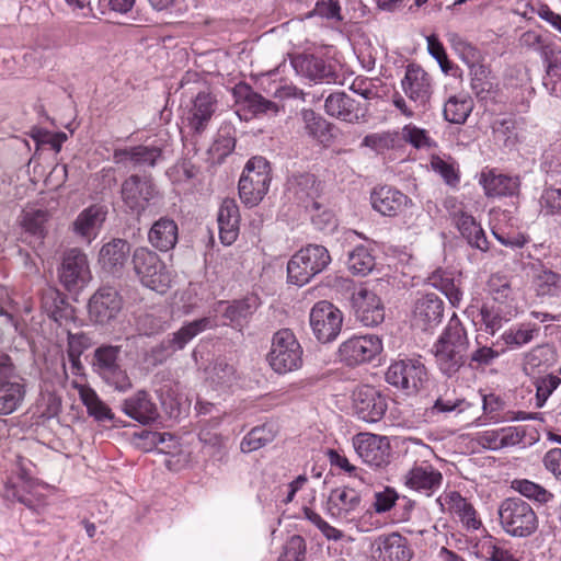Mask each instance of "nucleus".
Returning <instances> with one entry per match:
<instances>
[{"label":"nucleus","instance_id":"nucleus-51","mask_svg":"<svg viewBox=\"0 0 561 561\" xmlns=\"http://www.w3.org/2000/svg\"><path fill=\"white\" fill-rule=\"evenodd\" d=\"M19 480V486L10 483L5 485L4 496L8 500H16L20 503L31 506L32 501L28 497H26L23 493H21V491L32 494L35 488L38 485V482L27 472L26 468L23 465H21Z\"/></svg>","mask_w":561,"mask_h":561},{"label":"nucleus","instance_id":"nucleus-41","mask_svg":"<svg viewBox=\"0 0 561 561\" xmlns=\"http://www.w3.org/2000/svg\"><path fill=\"white\" fill-rule=\"evenodd\" d=\"M486 290L490 302L517 308L515 293L506 275L492 274L486 283Z\"/></svg>","mask_w":561,"mask_h":561},{"label":"nucleus","instance_id":"nucleus-20","mask_svg":"<svg viewBox=\"0 0 561 561\" xmlns=\"http://www.w3.org/2000/svg\"><path fill=\"white\" fill-rule=\"evenodd\" d=\"M370 204L373 209L380 215L394 217L412 205V201L394 187L379 186L370 193Z\"/></svg>","mask_w":561,"mask_h":561},{"label":"nucleus","instance_id":"nucleus-29","mask_svg":"<svg viewBox=\"0 0 561 561\" xmlns=\"http://www.w3.org/2000/svg\"><path fill=\"white\" fill-rule=\"evenodd\" d=\"M427 283L443 293L453 307L460 306L463 297L460 274L456 276L454 271L436 268L428 275Z\"/></svg>","mask_w":561,"mask_h":561},{"label":"nucleus","instance_id":"nucleus-33","mask_svg":"<svg viewBox=\"0 0 561 561\" xmlns=\"http://www.w3.org/2000/svg\"><path fill=\"white\" fill-rule=\"evenodd\" d=\"M178 239V225L169 217H161L154 221L148 232V241L154 249L161 252H168L174 249Z\"/></svg>","mask_w":561,"mask_h":561},{"label":"nucleus","instance_id":"nucleus-12","mask_svg":"<svg viewBox=\"0 0 561 561\" xmlns=\"http://www.w3.org/2000/svg\"><path fill=\"white\" fill-rule=\"evenodd\" d=\"M58 277L68 291L77 293L87 287L92 278L88 256L79 249L65 252Z\"/></svg>","mask_w":561,"mask_h":561},{"label":"nucleus","instance_id":"nucleus-1","mask_svg":"<svg viewBox=\"0 0 561 561\" xmlns=\"http://www.w3.org/2000/svg\"><path fill=\"white\" fill-rule=\"evenodd\" d=\"M469 346L467 332L454 313L434 344L436 363L443 374L453 376L465 364Z\"/></svg>","mask_w":561,"mask_h":561},{"label":"nucleus","instance_id":"nucleus-25","mask_svg":"<svg viewBox=\"0 0 561 561\" xmlns=\"http://www.w3.org/2000/svg\"><path fill=\"white\" fill-rule=\"evenodd\" d=\"M161 154L159 147L139 145L115 149L113 161L123 167H154Z\"/></svg>","mask_w":561,"mask_h":561},{"label":"nucleus","instance_id":"nucleus-4","mask_svg":"<svg viewBox=\"0 0 561 561\" xmlns=\"http://www.w3.org/2000/svg\"><path fill=\"white\" fill-rule=\"evenodd\" d=\"M499 518L503 530L512 537L526 538L538 528L534 508L519 497L505 499L499 506Z\"/></svg>","mask_w":561,"mask_h":561},{"label":"nucleus","instance_id":"nucleus-47","mask_svg":"<svg viewBox=\"0 0 561 561\" xmlns=\"http://www.w3.org/2000/svg\"><path fill=\"white\" fill-rule=\"evenodd\" d=\"M447 42L455 54L465 62L468 68L483 60L482 53L473 44L456 32L446 34Z\"/></svg>","mask_w":561,"mask_h":561},{"label":"nucleus","instance_id":"nucleus-13","mask_svg":"<svg viewBox=\"0 0 561 561\" xmlns=\"http://www.w3.org/2000/svg\"><path fill=\"white\" fill-rule=\"evenodd\" d=\"M382 351V341L375 334L353 335L339 347L341 362L356 366L373 360Z\"/></svg>","mask_w":561,"mask_h":561},{"label":"nucleus","instance_id":"nucleus-26","mask_svg":"<svg viewBox=\"0 0 561 561\" xmlns=\"http://www.w3.org/2000/svg\"><path fill=\"white\" fill-rule=\"evenodd\" d=\"M215 317H204L184 323L178 331L173 332L167 341L163 342L165 350L178 352L183 348L198 334L216 327Z\"/></svg>","mask_w":561,"mask_h":561},{"label":"nucleus","instance_id":"nucleus-52","mask_svg":"<svg viewBox=\"0 0 561 561\" xmlns=\"http://www.w3.org/2000/svg\"><path fill=\"white\" fill-rule=\"evenodd\" d=\"M471 76V89L476 95L485 100L494 92V84L490 78L489 68L482 61L469 67Z\"/></svg>","mask_w":561,"mask_h":561},{"label":"nucleus","instance_id":"nucleus-61","mask_svg":"<svg viewBox=\"0 0 561 561\" xmlns=\"http://www.w3.org/2000/svg\"><path fill=\"white\" fill-rule=\"evenodd\" d=\"M539 203L545 215H561V188L546 187L540 195Z\"/></svg>","mask_w":561,"mask_h":561},{"label":"nucleus","instance_id":"nucleus-31","mask_svg":"<svg viewBox=\"0 0 561 561\" xmlns=\"http://www.w3.org/2000/svg\"><path fill=\"white\" fill-rule=\"evenodd\" d=\"M375 545L379 561H410L412 558L408 540L397 533L379 537Z\"/></svg>","mask_w":561,"mask_h":561},{"label":"nucleus","instance_id":"nucleus-56","mask_svg":"<svg viewBox=\"0 0 561 561\" xmlns=\"http://www.w3.org/2000/svg\"><path fill=\"white\" fill-rule=\"evenodd\" d=\"M534 378V385L536 387V407L541 408L553 391L561 385V369L542 376L538 375Z\"/></svg>","mask_w":561,"mask_h":561},{"label":"nucleus","instance_id":"nucleus-58","mask_svg":"<svg viewBox=\"0 0 561 561\" xmlns=\"http://www.w3.org/2000/svg\"><path fill=\"white\" fill-rule=\"evenodd\" d=\"M512 485L520 495L539 504H547L553 499L550 491L530 480H514Z\"/></svg>","mask_w":561,"mask_h":561},{"label":"nucleus","instance_id":"nucleus-42","mask_svg":"<svg viewBox=\"0 0 561 561\" xmlns=\"http://www.w3.org/2000/svg\"><path fill=\"white\" fill-rule=\"evenodd\" d=\"M539 433L533 426L518 425L501 428L502 449L514 446H533L539 440Z\"/></svg>","mask_w":561,"mask_h":561},{"label":"nucleus","instance_id":"nucleus-27","mask_svg":"<svg viewBox=\"0 0 561 561\" xmlns=\"http://www.w3.org/2000/svg\"><path fill=\"white\" fill-rule=\"evenodd\" d=\"M360 496L351 488H336L330 492L327 513L335 519H348L359 506Z\"/></svg>","mask_w":561,"mask_h":561},{"label":"nucleus","instance_id":"nucleus-54","mask_svg":"<svg viewBox=\"0 0 561 561\" xmlns=\"http://www.w3.org/2000/svg\"><path fill=\"white\" fill-rule=\"evenodd\" d=\"M471 111L472 102L465 95L450 96L444 105L445 118L454 124H463Z\"/></svg>","mask_w":561,"mask_h":561},{"label":"nucleus","instance_id":"nucleus-36","mask_svg":"<svg viewBox=\"0 0 561 561\" xmlns=\"http://www.w3.org/2000/svg\"><path fill=\"white\" fill-rule=\"evenodd\" d=\"M130 245L123 239H114L100 250L102 267L112 274L119 273L127 262Z\"/></svg>","mask_w":561,"mask_h":561},{"label":"nucleus","instance_id":"nucleus-2","mask_svg":"<svg viewBox=\"0 0 561 561\" xmlns=\"http://www.w3.org/2000/svg\"><path fill=\"white\" fill-rule=\"evenodd\" d=\"M92 370L110 387L118 392L131 389V380L124 367L122 346L102 344L93 352Z\"/></svg>","mask_w":561,"mask_h":561},{"label":"nucleus","instance_id":"nucleus-44","mask_svg":"<svg viewBox=\"0 0 561 561\" xmlns=\"http://www.w3.org/2000/svg\"><path fill=\"white\" fill-rule=\"evenodd\" d=\"M534 289L540 298H561V275L550 271H539L533 279Z\"/></svg>","mask_w":561,"mask_h":561},{"label":"nucleus","instance_id":"nucleus-3","mask_svg":"<svg viewBox=\"0 0 561 561\" xmlns=\"http://www.w3.org/2000/svg\"><path fill=\"white\" fill-rule=\"evenodd\" d=\"M133 266L140 283L159 294H165L172 283V273L159 255L146 247L135 249Z\"/></svg>","mask_w":561,"mask_h":561},{"label":"nucleus","instance_id":"nucleus-11","mask_svg":"<svg viewBox=\"0 0 561 561\" xmlns=\"http://www.w3.org/2000/svg\"><path fill=\"white\" fill-rule=\"evenodd\" d=\"M309 322L316 339L321 343H330L339 336L343 324V313L327 300L313 305Z\"/></svg>","mask_w":561,"mask_h":561},{"label":"nucleus","instance_id":"nucleus-48","mask_svg":"<svg viewBox=\"0 0 561 561\" xmlns=\"http://www.w3.org/2000/svg\"><path fill=\"white\" fill-rule=\"evenodd\" d=\"M234 374L233 366L222 360H217L208 368L206 382L215 391H226L232 386Z\"/></svg>","mask_w":561,"mask_h":561},{"label":"nucleus","instance_id":"nucleus-35","mask_svg":"<svg viewBox=\"0 0 561 561\" xmlns=\"http://www.w3.org/2000/svg\"><path fill=\"white\" fill-rule=\"evenodd\" d=\"M123 411L126 415L141 424H149L158 416L156 404L144 390L124 400Z\"/></svg>","mask_w":561,"mask_h":561},{"label":"nucleus","instance_id":"nucleus-30","mask_svg":"<svg viewBox=\"0 0 561 561\" xmlns=\"http://www.w3.org/2000/svg\"><path fill=\"white\" fill-rule=\"evenodd\" d=\"M217 108V101L209 92L198 93L190 108L188 126L195 134L203 133Z\"/></svg>","mask_w":561,"mask_h":561},{"label":"nucleus","instance_id":"nucleus-24","mask_svg":"<svg viewBox=\"0 0 561 561\" xmlns=\"http://www.w3.org/2000/svg\"><path fill=\"white\" fill-rule=\"evenodd\" d=\"M325 113L346 123H358L365 117L358 102L344 91H336L328 95L324 102Z\"/></svg>","mask_w":561,"mask_h":561},{"label":"nucleus","instance_id":"nucleus-62","mask_svg":"<svg viewBox=\"0 0 561 561\" xmlns=\"http://www.w3.org/2000/svg\"><path fill=\"white\" fill-rule=\"evenodd\" d=\"M470 404L463 399V398H450L449 396L445 394L434 402L433 407L431 408L432 414H447L451 412H463L466 411Z\"/></svg>","mask_w":561,"mask_h":561},{"label":"nucleus","instance_id":"nucleus-57","mask_svg":"<svg viewBox=\"0 0 561 561\" xmlns=\"http://www.w3.org/2000/svg\"><path fill=\"white\" fill-rule=\"evenodd\" d=\"M47 220V210L31 208L23 210L21 225L26 232L42 239L45 236V224Z\"/></svg>","mask_w":561,"mask_h":561},{"label":"nucleus","instance_id":"nucleus-60","mask_svg":"<svg viewBox=\"0 0 561 561\" xmlns=\"http://www.w3.org/2000/svg\"><path fill=\"white\" fill-rule=\"evenodd\" d=\"M547 360L548 357L545 348L541 346L534 347L525 354L523 369L526 375L536 377L546 368Z\"/></svg>","mask_w":561,"mask_h":561},{"label":"nucleus","instance_id":"nucleus-28","mask_svg":"<svg viewBox=\"0 0 561 561\" xmlns=\"http://www.w3.org/2000/svg\"><path fill=\"white\" fill-rule=\"evenodd\" d=\"M286 194L289 199L308 207L309 204L317 205L314 198L319 194V185L313 174L301 173L288 178L286 183Z\"/></svg>","mask_w":561,"mask_h":561},{"label":"nucleus","instance_id":"nucleus-18","mask_svg":"<svg viewBox=\"0 0 561 561\" xmlns=\"http://www.w3.org/2000/svg\"><path fill=\"white\" fill-rule=\"evenodd\" d=\"M443 474L431 463H415L403 477L404 485L425 496H432L443 484Z\"/></svg>","mask_w":561,"mask_h":561},{"label":"nucleus","instance_id":"nucleus-53","mask_svg":"<svg viewBox=\"0 0 561 561\" xmlns=\"http://www.w3.org/2000/svg\"><path fill=\"white\" fill-rule=\"evenodd\" d=\"M375 264V256L365 245H357L348 253L347 267L354 275L369 274Z\"/></svg>","mask_w":561,"mask_h":561},{"label":"nucleus","instance_id":"nucleus-17","mask_svg":"<svg viewBox=\"0 0 561 561\" xmlns=\"http://www.w3.org/2000/svg\"><path fill=\"white\" fill-rule=\"evenodd\" d=\"M355 316L366 327L380 324L385 319V308L377 294L367 286L357 287L352 295Z\"/></svg>","mask_w":561,"mask_h":561},{"label":"nucleus","instance_id":"nucleus-63","mask_svg":"<svg viewBox=\"0 0 561 561\" xmlns=\"http://www.w3.org/2000/svg\"><path fill=\"white\" fill-rule=\"evenodd\" d=\"M306 541L301 536H291L284 547L278 561H305Z\"/></svg>","mask_w":561,"mask_h":561},{"label":"nucleus","instance_id":"nucleus-15","mask_svg":"<svg viewBox=\"0 0 561 561\" xmlns=\"http://www.w3.org/2000/svg\"><path fill=\"white\" fill-rule=\"evenodd\" d=\"M353 447L358 457L373 468H382L390 462V444L386 436L359 433L353 437Z\"/></svg>","mask_w":561,"mask_h":561},{"label":"nucleus","instance_id":"nucleus-9","mask_svg":"<svg viewBox=\"0 0 561 561\" xmlns=\"http://www.w3.org/2000/svg\"><path fill=\"white\" fill-rule=\"evenodd\" d=\"M26 396V382L19 376L9 356L0 359V416L16 412Z\"/></svg>","mask_w":561,"mask_h":561},{"label":"nucleus","instance_id":"nucleus-21","mask_svg":"<svg viewBox=\"0 0 561 561\" xmlns=\"http://www.w3.org/2000/svg\"><path fill=\"white\" fill-rule=\"evenodd\" d=\"M479 184L488 197H512L518 194L520 179L497 172L495 169H485L480 173Z\"/></svg>","mask_w":561,"mask_h":561},{"label":"nucleus","instance_id":"nucleus-46","mask_svg":"<svg viewBox=\"0 0 561 561\" xmlns=\"http://www.w3.org/2000/svg\"><path fill=\"white\" fill-rule=\"evenodd\" d=\"M542 87L549 95L561 100V53L547 56Z\"/></svg>","mask_w":561,"mask_h":561},{"label":"nucleus","instance_id":"nucleus-7","mask_svg":"<svg viewBox=\"0 0 561 561\" xmlns=\"http://www.w3.org/2000/svg\"><path fill=\"white\" fill-rule=\"evenodd\" d=\"M271 183L270 164L263 157L251 158L239 180V196L249 207L257 205L266 195Z\"/></svg>","mask_w":561,"mask_h":561},{"label":"nucleus","instance_id":"nucleus-59","mask_svg":"<svg viewBox=\"0 0 561 561\" xmlns=\"http://www.w3.org/2000/svg\"><path fill=\"white\" fill-rule=\"evenodd\" d=\"M301 119L309 136L314 139H322L325 136L329 124L314 111L304 108L301 111Z\"/></svg>","mask_w":561,"mask_h":561},{"label":"nucleus","instance_id":"nucleus-40","mask_svg":"<svg viewBox=\"0 0 561 561\" xmlns=\"http://www.w3.org/2000/svg\"><path fill=\"white\" fill-rule=\"evenodd\" d=\"M260 306L257 296L251 295L227 304L224 317L234 328H242Z\"/></svg>","mask_w":561,"mask_h":561},{"label":"nucleus","instance_id":"nucleus-37","mask_svg":"<svg viewBox=\"0 0 561 561\" xmlns=\"http://www.w3.org/2000/svg\"><path fill=\"white\" fill-rule=\"evenodd\" d=\"M105 216L106 211L102 206L92 205L78 215L73 222V231L90 242L98 236Z\"/></svg>","mask_w":561,"mask_h":561},{"label":"nucleus","instance_id":"nucleus-22","mask_svg":"<svg viewBox=\"0 0 561 561\" xmlns=\"http://www.w3.org/2000/svg\"><path fill=\"white\" fill-rule=\"evenodd\" d=\"M401 87L405 95L419 105H425L432 94V83L428 73L417 65L407 67Z\"/></svg>","mask_w":561,"mask_h":561},{"label":"nucleus","instance_id":"nucleus-5","mask_svg":"<svg viewBox=\"0 0 561 561\" xmlns=\"http://www.w3.org/2000/svg\"><path fill=\"white\" fill-rule=\"evenodd\" d=\"M331 262L329 251L319 244H309L296 252L287 264L288 282L297 286L309 283Z\"/></svg>","mask_w":561,"mask_h":561},{"label":"nucleus","instance_id":"nucleus-64","mask_svg":"<svg viewBox=\"0 0 561 561\" xmlns=\"http://www.w3.org/2000/svg\"><path fill=\"white\" fill-rule=\"evenodd\" d=\"M481 549L488 561H517L507 549L500 546L492 537L482 542Z\"/></svg>","mask_w":561,"mask_h":561},{"label":"nucleus","instance_id":"nucleus-49","mask_svg":"<svg viewBox=\"0 0 561 561\" xmlns=\"http://www.w3.org/2000/svg\"><path fill=\"white\" fill-rule=\"evenodd\" d=\"M430 168L450 186H456L460 181L458 164L455 159L448 154L432 153Z\"/></svg>","mask_w":561,"mask_h":561},{"label":"nucleus","instance_id":"nucleus-19","mask_svg":"<svg viewBox=\"0 0 561 561\" xmlns=\"http://www.w3.org/2000/svg\"><path fill=\"white\" fill-rule=\"evenodd\" d=\"M436 502L456 516L467 530H478L482 527V522L478 516L473 505L468 502L459 492H445L437 497Z\"/></svg>","mask_w":561,"mask_h":561},{"label":"nucleus","instance_id":"nucleus-32","mask_svg":"<svg viewBox=\"0 0 561 561\" xmlns=\"http://www.w3.org/2000/svg\"><path fill=\"white\" fill-rule=\"evenodd\" d=\"M218 229L221 243L232 244L239 233L240 214L234 199H225L218 211Z\"/></svg>","mask_w":561,"mask_h":561},{"label":"nucleus","instance_id":"nucleus-45","mask_svg":"<svg viewBox=\"0 0 561 561\" xmlns=\"http://www.w3.org/2000/svg\"><path fill=\"white\" fill-rule=\"evenodd\" d=\"M80 399L87 408L88 414L96 422L113 421L114 414L108 405L103 402L98 393L90 387H82L79 391Z\"/></svg>","mask_w":561,"mask_h":561},{"label":"nucleus","instance_id":"nucleus-34","mask_svg":"<svg viewBox=\"0 0 561 561\" xmlns=\"http://www.w3.org/2000/svg\"><path fill=\"white\" fill-rule=\"evenodd\" d=\"M233 96L240 110L249 111L252 115L277 112L274 102L266 100L261 94L252 90L249 84L239 83L233 88Z\"/></svg>","mask_w":561,"mask_h":561},{"label":"nucleus","instance_id":"nucleus-23","mask_svg":"<svg viewBox=\"0 0 561 561\" xmlns=\"http://www.w3.org/2000/svg\"><path fill=\"white\" fill-rule=\"evenodd\" d=\"M444 317V302L435 294L420 297L413 308V322L420 329L427 331L437 327Z\"/></svg>","mask_w":561,"mask_h":561},{"label":"nucleus","instance_id":"nucleus-8","mask_svg":"<svg viewBox=\"0 0 561 561\" xmlns=\"http://www.w3.org/2000/svg\"><path fill=\"white\" fill-rule=\"evenodd\" d=\"M385 379L390 386L413 394L426 382L427 370L421 358H398L388 366Z\"/></svg>","mask_w":561,"mask_h":561},{"label":"nucleus","instance_id":"nucleus-43","mask_svg":"<svg viewBox=\"0 0 561 561\" xmlns=\"http://www.w3.org/2000/svg\"><path fill=\"white\" fill-rule=\"evenodd\" d=\"M539 331L538 324L522 322L505 330L501 339L510 348L517 350L533 342L538 336Z\"/></svg>","mask_w":561,"mask_h":561},{"label":"nucleus","instance_id":"nucleus-10","mask_svg":"<svg viewBox=\"0 0 561 561\" xmlns=\"http://www.w3.org/2000/svg\"><path fill=\"white\" fill-rule=\"evenodd\" d=\"M121 194L124 204L138 215L156 205L160 198V193L152 179L137 174L128 176L123 182Z\"/></svg>","mask_w":561,"mask_h":561},{"label":"nucleus","instance_id":"nucleus-38","mask_svg":"<svg viewBox=\"0 0 561 561\" xmlns=\"http://www.w3.org/2000/svg\"><path fill=\"white\" fill-rule=\"evenodd\" d=\"M517 313V308L485 302L480 310L484 331L489 334L497 332L505 323L510 322Z\"/></svg>","mask_w":561,"mask_h":561},{"label":"nucleus","instance_id":"nucleus-50","mask_svg":"<svg viewBox=\"0 0 561 561\" xmlns=\"http://www.w3.org/2000/svg\"><path fill=\"white\" fill-rule=\"evenodd\" d=\"M276 433L274 424H263L252 428L240 444L241 451L251 453L262 448L275 438Z\"/></svg>","mask_w":561,"mask_h":561},{"label":"nucleus","instance_id":"nucleus-6","mask_svg":"<svg viewBox=\"0 0 561 561\" xmlns=\"http://www.w3.org/2000/svg\"><path fill=\"white\" fill-rule=\"evenodd\" d=\"M302 347L295 334L288 329H283L273 335L267 360L275 373L284 375L302 366Z\"/></svg>","mask_w":561,"mask_h":561},{"label":"nucleus","instance_id":"nucleus-16","mask_svg":"<svg viewBox=\"0 0 561 561\" xmlns=\"http://www.w3.org/2000/svg\"><path fill=\"white\" fill-rule=\"evenodd\" d=\"M353 409L357 417L367 423H377L386 414V397L371 386H362L353 393Z\"/></svg>","mask_w":561,"mask_h":561},{"label":"nucleus","instance_id":"nucleus-39","mask_svg":"<svg viewBox=\"0 0 561 561\" xmlns=\"http://www.w3.org/2000/svg\"><path fill=\"white\" fill-rule=\"evenodd\" d=\"M296 73L311 81H321L332 76L330 66L321 57L297 55L291 59Z\"/></svg>","mask_w":561,"mask_h":561},{"label":"nucleus","instance_id":"nucleus-14","mask_svg":"<svg viewBox=\"0 0 561 561\" xmlns=\"http://www.w3.org/2000/svg\"><path fill=\"white\" fill-rule=\"evenodd\" d=\"M123 308V298L110 286L99 288L89 299V319L95 324H108L117 318Z\"/></svg>","mask_w":561,"mask_h":561},{"label":"nucleus","instance_id":"nucleus-55","mask_svg":"<svg viewBox=\"0 0 561 561\" xmlns=\"http://www.w3.org/2000/svg\"><path fill=\"white\" fill-rule=\"evenodd\" d=\"M400 137L403 141L417 150H432L437 147L436 141L428 131L414 124H407L401 128Z\"/></svg>","mask_w":561,"mask_h":561}]
</instances>
